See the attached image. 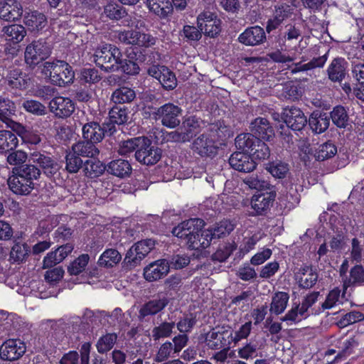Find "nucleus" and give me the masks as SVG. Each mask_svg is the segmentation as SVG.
I'll return each instance as SVG.
<instances>
[{"instance_id":"nucleus-1","label":"nucleus","mask_w":364,"mask_h":364,"mask_svg":"<svg viewBox=\"0 0 364 364\" xmlns=\"http://www.w3.org/2000/svg\"><path fill=\"white\" fill-rule=\"evenodd\" d=\"M41 74L49 77L53 85L65 87L74 81L73 68L64 60L46 61L40 66Z\"/></svg>"},{"instance_id":"nucleus-2","label":"nucleus","mask_w":364,"mask_h":364,"mask_svg":"<svg viewBox=\"0 0 364 364\" xmlns=\"http://www.w3.org/2000/svg\"><path fill=\"white\" fill-rule=\"evenodd\" d=\"M205 225L204 221L200 218H191L183 221L173 228L171 232L174 236L181 239L191 250H199L201 243L193 240L194 235L200 232Z\"/></svg>"},{"instance_id":"nucleus-3","label":"nucleus","mask_w":364,"mask_h":364,"mask_svg":"<svg viewBox=\"0 0 364 364\" xmlns=\"http://www.w3.org/2000/svg\"><path fill=\"white\" fill-rule=\"evenodd\" d=\"M94 61L97 66L106 72L118 71L122 53L114 45L105 44L98 47L94 54Z\"/></svg>"},{"instance_id":"nucleus-4","label":"nucleus","mask_w":364,"mask_h":364,"mask_svg":"<svg viewBox=\"0 0 364 364\" xmlns=\"http://www.w3.org/2000/svg\"><path fill=\"white\" fill-rule=\"evenodd\" d=\"M52 48L45 39L33 41L28 44L25 50L24 59L27 66L31 69L38 67L44 63L45 60L50 55Z\"/></svg>"},{"instance_id":"nucleus-5","label":"nucleus","mask_w":364,"mask_h":364,"mask_svg":"<svg viewBox=\"0 0 364 364\" xmlns=\"http://www.w3.org/2000/svg\"><path fill=\"white\" fill-rule=\"evenodd\" d=\"M154 246L155 241L151 239L143 240L135 243L127 252L122 262L123 267L128 269L136 267Z\"/></svg>"},{"instance_id":"nucleus-6","label":"nucleus","mask_w":364,"mask_h":364,"mask_svg":"<svg viewBox=\"0 0 364 364\" xmlns=\"http://www.w3.org/2000/svg\"><path fill=\"white\" fill-rule=\"evenodd\" d=\"M116 132V127L106 122L100 124L97 122L91 121L82 125V132L83 139L94 144L102 141L105 136H111Z\"/></svg>"},{"instance_id":"nucleus-7","label":"nucleus","mask_w":364,"mask_h":364,"mask_svg":"<svg viewBox=\"0 0 364 364\" xmlns=\"http://www.w3.org/2000/svg\"><path fill=\"white\" fill-rule=\"evenodd\" d=\"M204 342L211 350H220L222 348L230 347L233 343L232 332L225 326L213 328L204 335Z\"/></svg>"},{"instance_id":"nucleus-8","label":"nucleus","mask_w":364,"mask_h":364,"mask_svg":"<svg viewBox=\"0 0 364 364\" xmlns=\"http://www.w3.org/2000/svg\"><path fill=\"white\" fill-rule=\"evenodd\" d=\"M162 151L152 144V141L145 136H141L140 144L134 156L136 160L144 165L151 166L156 164L161 158Z\"/></svg>"},{"instance_id":"nucleus-9","label":"nucleus","mask_w":364,"mask_h":364,"mask_svg":"<svg viewBox=\"0 0 364 364\" xmlns=\"http://www.w3.org/2000/svg\"><path fill=\"white\" fill-rule=\"evenodd\" d=\"M182 109L178 106L168 102L158 108H155L152 112L153 118L161 119V124L168 128H175L180 123V116Z\"/></svg>"},{"instance_id":"nucleus-10","label":"nucleus","mask_w":364,"mask_h":364,"mask_svg":"<svg viewBox=\"0 0 364 364\" xmlns=\"http://www.w3.org/2000/svg\"><path fill=\"white\" fill-rule=\"evenodd\" d=\"M221 21L210 11H203L197 17V26L202 33L210 38H215L221 31Z\"/></svg>"},{"instance_id":"nucleus-11","label":"nucleus","mask_w":364,"mask_h":364,"mask_svg":"<svg viewBox=\"0 0 364 364\" xmlns=\"http://www.w3.org/2000/svg\"><path fill=\"white\" fill-rule=\"evenodd\" d=\"M148 74L159 80L165 90H173L178 85L176 75L164 65H154L147 70Z\"/></svg>"},{"instance_id":"nucleus-12","label":"nucleus","mask_w":364,"mask_h":364,"mask_svg":"<svg viewBox=\"0 0 364 364\" xmlns=\"http://www.w3.org/2000/svg\"><path fill=\"white\" fill-rule=\"evenodd\" d=\"M26 345L19 339H8L0 346V358L5 361H14L23 356Z\"/></svg>"},{"instance_id":"nucleus-13","label":"nucleus","mask_w":364,"mask_h":364,"mask_svg":"<svg viewBox=\"0 0 364 364\" xmlns=\"http://www.w3.org/2000/svg\"><path fill=\"white\" fill-rule=\"evenodd\" d=\"M118 40L125 44H132L139 47H149L155 43V38L150 34L130 30L119 32Z\"/></svg>"},{"instance_id":"nucleus-14","label":"nucleus","mask_w":364,"mask_h":364,"mask_svg":"<svg viewBox=\"0 0 364 364\" xmlns=\"http://www.w3.org/2000/svg\"><path fill=\"white\" fill-rule=\"evenodd\" d=\"M28 161L35 164L49 178L54 176L59 171L58 163L52 157L41 152L32 153Z\"/></svg>"},{"instance_id":"nucleus-15","label":"nucleus","mask_w":364,"mask_h":364,"mask_svg":"<svg viewBox=\"0 0 364 364\" xmlns=\"http://www.w3.org/2000/svg\"><path fill=\"white\" fill-rule=\"evenodd\" d=\"M49 109L58 118H67L75 111V104L69 98L62 96L54 97L49 102Z\"/></svg>"},{"instance_id":"nucleus-16","label":"nucleus","mask_w":364,"mask_h":364,"mask_svg":"<svg viewBox=\"0 0 364 364\" xmlns=\"http://www.w3.org/2000/svg\"><path fill=\"white\" fill-rule=\"evenodd\" d=\"M282 119L287 127L294 131L301 130L308 122L303 111L294 106L284 109Z\"/></svg>"},{"instance_id":"nucleus-17","label":"nucleus","mask_w":364,"mask_h":364,"mask_svg":"<svg viewBox=\"0 0 364 364\" xmlns=\"http://www.w3.org/2000/svg\"><path fill=\"white\" fill-rule=\"evenodd\" d=\"M16 107L15 103L9 98L0 97V120L6 124L8 127L13 130L23 129L21 124L12 119L16 115Z\"/></svg>"},{"instance_id":"nucleus-18","label":"nucleus","mask_w":364,"mask_h":364,"mask_svg":"<svg viewBox=\"0 0 364 364\" xmlns=\"http://www.w3.org/2000/svg\"><path fill=\"white\" fill-rule=\"evenodd\" d=\"M192 150L202 157H213L218 151V147L206 133L198 136L193 142Z\"/></svg>"},{"instance_id":"nucleus-19","label":"nucleus","mask_w":364,"mask_h":364,"mask_svg":"<svg viewBox=\"0 0 364 364\" xmlns=\"http://www.w3.org/2000/svg\"><path fill=\"white\" fill-rule=\"evenodd\" d=\"M267 41V36L263 28L254 26L247 28L238 37V41L247 46H257Z\"/></svg>"},{"instance_id":"nucleus-20","label":"nucleus","mask_w":364,"mask_h":364,"mask_svg":"<svg viewBox=\"0 0 364 364\" xmlns=\"http://www.w3.org/2000/svg\"><path fill=\"white\" fill-rule=\"evenodd\" d=\"M169 270L170 265L166 259H158L144 269V277L148 282H154L167 275Z\"/></svg>"},{"instance_id":"nucleus-21","label":"nucleus","mask_w":364,"mask_h":364,"mask_svg":"<svg viewBox=\"0 0 364 364\" xmlns=\"http://www.w3.org/2000/svg\"><path fill=\"white\" fill-rule=\"evenodd\" d=\"M169 300L164 296L159 299H151L144 304L139 310L138 319L139 321H147L148 316H154L164 309L168 304Z\"/></svg>"},{"instance_id":"nucleus-22","label":"nucleus","mask_w":364,"mask_h":364,"mask_svg":"<svg viewBox=\"0 0 364 364\" xmlns=\"http://www.w3.org/2000/svg\"><path fill=\"white\" fill-rule=\"evenodd\" d=\"M229 164L235 170L240 172H251L256 168V163L250 155L243 151H236L229 158Z\"/></svg>"},{"instance_id":"nucleus-23","label":"nucleus","mask_w":364,"mask_h":364,"mask_svg":"<svg viewBox=\"0 0 364 364\" xmlns=\"http://www.w3.org/2000/svg\"><path fill=\"white\" fill-rule=\"evenodd\" d=\"M23 6L16 0L0 1V18L4 21H17L23 14Z\"/></svg>"},{"instance_id":"nucleus-24","label":"nucleus","mask_w":364,"mask_h":364,"mask_svg":"<svg viewBox=\"0 0 364 364\" xmlns=\"http://www.w3.org/2000/svg\"><path fill=\"white\" fill-rule=\"evenodd\" d=\"M250 132L257 138L269 141L274 136V130L269 120L264 117L255 119L250 125Z\"/></svg>"},{"instance_id":"nucleus-25","label":"nucleus","mask_w":364,"mask_h":364,"mask_svg":"<svg viewBox=\"0 0 364 364\" xmlns=\"http://www.w3.org/2000/svg\"><path fill=\"white\" fill-rule=\"evenodd\" d=\"M274 188L269 190V192L255 196L252 199V208L257 215H264L272 205L276 198Z\"/></svg>"},{"instance_id":"nucleus-26","label":"nucleus","mask_w":364,"mask_h":364,"mask_svg":"<svg viewBox=\"0 0 364 364\" xmlns=\"http://www.w3.org/2000/svg\"><path fill=\"white\" fill-rule=\"evenodd\" d=\"M307 121L311 130L316 134L325 132L330 125L328 114L320 110L314 111Z\"/></svg>"},{"instance_id":"nucleus-27","label":"nucleus","mask_w":364,"mask_h":364,"mask_svg":"<svg viewBox=\"0 0 364 364\" xmlns=\"http://www.w3.org/2000/svg\"><path fill=\"white\" fill-rule=\"evenodd\" d=\"M11 191L17 195L27 196L34 189V184H31L30 181L18 175L12 173L7 181Z\"/></svg>"},{"instance_id":"nucleus-28","label":"nucleus","mask_w":364,"mask_h":364,"mask_svg":"<svg viewBox=\"0 0 364 364\" xmlns=\"http://www.w3.org/2000/svg\"><path fill=\"white\" fill-rule=\"evenodd\" d=\"M23 23L31 31H38L43 29L46 23V16L37 10L26 11L23 16Z\"/></svg>"},{"instance_id":"nucleus-29","label":"nucleus","mask_w":364,"mask_h":364,"mask_svg":"<svg viewBox=\"0 0 364 364\" xmlns=\"http://www.w3.org/2000/svg\"><path fill=\"white\" fill-rule=\"evenodd\" d=\"M107 171L114 176L124 178L131 175L132 168L129 161L118 159L111 161L107 165Z\"/></svg>"},{"instance_id":"nucleus-30","label":"nucleus","mask_w":364,"mask_h":364,"mask_svg":"<svg viewBox=\"0 0 364 364\" xmlns=\"http://www.w3.org/2000/svg\"><path fill=\"white\" fill-rule=\"evenodd\" d=\"M364 285V267L361 264H355L349 271V275L345 277L343 282V296L348 288Z\"/></svg>"},{"instance_id":"nucleus-31","label":"nucleus","mask_w":364,"mask_h":364,"mask_svg":"<svg viewBox=\"0 0 364 364\" xmlns=\"http://www.w3.org/2000/svg\"><path fill=\"white\" fill-rule=\"evenodd\" d=\"M347 62L344 58H334L327 69L328 78L332 82H341L346 77Z\"/></svg>"},{"instance_id":"nucleus-32","label":"nucleus","mask_w":364,"mask_h":364,"mask_svg":"<svg viewBox=\"0 0 364 364\" xmlns=\"http://www.w3.org/2000/svg\"><path fill=\"white\" fill-rule=\"evenodd\" d=\"M299 287L302 289H310L315 285L318 280V274L312 267H301L297 273Z\"/></svg>"},{"instance_id":"nucleus-33","label":"nucleus","mask_w":364,"mask_h":364,"mask_svg":"<svg viewBox=\"0 0 364 364\" xmlns=\"http://www.w3.org/2000/svg\"><path fill=\"white\" fill-rule=\"evenodd\" d=\"M206 133L214 141H224L232 136L231 129L223 121H218L208 125Z\"/></svg>"},{"instance_id":"nucleus-34","label":"nucleus","mask_w":364,"mask_h":364,"mask_svg":"<svg viewBox=\"0 0 364 364\" xmlns=\"http://www.w3.org/2000/svg\"><path fill=\"white\" fill-rule=\"evenodd\" d=\"M71 150L80 157L95 158L100 153L96 144L86 139L73 144Z\"/></svg>"},{"instance_id":"nucleus-35","label":"nucleus","mask_w":364,"mask_h":364,"mask_svg":"<svg viewBox=\"0 0 364 364\" xmlns=\"http://www.w3.org/2000/svg\"><path fill=\"white\" fill-rule=\"evenodd\" d=\"M11 173H18L21 176L30 181L31 184H34V186L36 185V181L38 180L41 174V170L31 162L14 167Z\"/></svg>"},{"instance_id":"nucleus-36","label":"nucleus","mask_w":364,"mask_h":364,"mask_svg":"<svg viewBox=\"0 0 364 364\" xmlns=\"http://www.w3.org/2000/svg\"><path fill=\"white\" fill-rule=\"evenodd\" d=\"M149 11L161 18H166L173 11V6L169 0H146Z\"/></svg>"},{"instance_id":"nucleus-37","label":"nucleus","mask_w":364,"mask_h":364,"mask_svg":"<svg viewBox=\"0 0 364 364\" xmlns=\"http://www.w3.org/2000/svg\"><path fill=\"white\" fill-rule=\"evenodd\" d=\"M203 121L194 115L186 116L182 121L181 127L191 140L201 130V125Z\"/></svg>"},{"instance_id":"nucleus-38","label":"nucleus","mask_w":364,"mask_h":364,"mask_svg":"<svg viewBox=\"0 0 364 364\" xmlns=\"http://www.w3.org/2000/svg\"><path fill=\"white\" fill-rule=\"evenodd\" d=\"M83 173L86 177L95 178L102 175L107 171V165L95 158L87 159L84 162Z\"/></svg>"},{"instance_id":"nucleus-39","label":"nucleus","mask_w":364,"mask_h":364,"mask_svg":"<svg viewBox=\"0 0 364 364\" xmlns=\"http://www.w3.org/2000/svg\"><path fill=\"white\" fill-rule=\"evenodd\" d=\"M31 253V248L26 243H15L9 254V261L11 263L21 264L26 261Z\"/></svg>"},{"instance_id":"nucleus-40","label":"nucleus","mask_w":364,"mask_h":364,"mask_svg":"<svg viewBox=\"0 0 364 364\" xmlns=\"http://www.w3.org/2000/svg\"><path fill=\"white\" fill-rule=\"evenodd\" d=\"M266 169L274 178L277 179H285L291 174L289 164L280 160L268 163Z\"/></svg>"},{"instance_id":"nucleus-41","label":"nucleus","mask_w":364,"mask_h":364,"mask_svg":"<svg viewBox=\"0 0 364 364\" xmlns=\"http://www.w3.org/2000/svg\"><path fill=\"white\" fill-rule=\"evenodd\" d=\"M255 135L251 133H242L237 136L235 140V146L243 152L250 154L259 141Z\"/></svg>"},{"instance_id":"nucleus-42","label":"nucleus","mask_w":364,"mask_h":364,"mask_svg":"<svg viewBox=\"0 0 364 364\" xmlns=\"http://www.w3.org/2000/svg\"><path fill=\"white\" fill-rule=\"evenodd\" d=\"M328 116L329 119H331L333 124L338 128L346 129L350 125L348 112L341 105L333 107Z\"/></svg>"},{"instance_id":"nucleus-43","label":"nucleus","mask_w":364,"mask_h":364,"mask_svg":"<svg viewBox=\"0 0 364 364\" xmlns=\"http://www.w3.org/2000/svg\"><path fill=\"white\" fill-rule=\"evenodd\" d=\"M18 144L17 136L11 131L0 130V153L14 150Z\"/></svg>"},{"instance_id":"nucleus-44","label":"nucleus","mask_w":364,"mask_h":364,"mask_svg":"<svg viewBox=\"0 0 364 364\" xmlns=\"http://www.w3.org/2000/svg\"><path fill=\"white\" fill-rule=\"evenodd\" d=\"M234 230V225L228 220H223L216 224L211 228L207 229V231L211 233L210 240L220 239L228 235Z\"/></svg>"},{"instance_id":"nucleus-45","label":"nucleus","mask_w":364,"mask_h":364,"mask_svg":"<svg viewBox=\"0 0 364 364\" xmlns=\"http://www.w3.org/2000/svg\"><path fill=\"white\" fill-rule=\"evenodd\" d=\"M104 14L109 19L116 21L127 16L126 9L116 1H110L105 6Z\"/></svg>"},{"instance_id":"nucleus-46","label":"nucleus","mask_w":364,"mask_h":364,"mask_svg":"<svg viewBox=\"0 0 364 364\" xmlns=\"http://www.w3.org/2000/svg\"><path fill=\"white\" fill-rule=\"evenodd\" d=\"M289 296L287 293L278 291L274 294L272 299L269 311L276 315L283 313L287 308Z\"/></svg>"},{"instance_id":"nucleus-47","label":"nucleus","mask_w":364,"mask_h":364,"mask_svg":"<svg viewBox=\"0 0 364 364\" xmlns=\"http://www.w3.org/2000/svg\"><path fill=\"white\" fill-rule=\"evenodd\" d=\"M176 327L175 321H163L153 328L151 336L153 340L156 341L161 338H166L171 336L173 330Z\"/></svg>"},{"instance_id":"nucleus-48","label":"nucleus","mask_w":364,"mask_h":364,"mask_svg":"<svg viewBox=\"0 0 364 364\" xmlns=\"http://www.w3.org/2000/svg\"><path fill=\"white\" fill-rule=\"evenodd\" d=\"M4 35L8 38V40L14 43H19L26 36V31L25 28L20 24H12L7 26H4L2 28Z\"/></svg>"},{"instance_id":"nucleus-49","label":"nucleus","mask_w":364,"mask_h":364,"mask_svg":"<svg viewBox=\"0 0 364 364\" xmlns=\"http://www.w3.org/2000/svg\"><path fill=\"white\" fill-rule=\"evenodd\" d=\"M128 119V109L125 106H114L109 112V121L105 122L115 127V124L126 123Z\"/></svg>"},{"instance_id":"nucleus-50","label":"nucleus","mask_w":364,"mask_h":364,"mask_svg":"<svg viewBox=\"0 0 364 364\" xmlns=\"http://www.w3.org/2000/svg\"><path fill=\"white\" fill-rule=\"evenodd\" d=\"M135 97L136 92L134 90L127 87H121L113 92L111 99L115 104H124L132 102Z\"/></svg>"},{"instance_id":"nucleus-51","label":"nucleus","mask_w":364,"mask_h":364,"mask_svg":"<svg viewBox=\"0 0 364 364\" xmlns=\"http://www.w3.org/2000/svg\"><path fill=\"white\" fill-rule=\"evenodd\" d=\"M242 181L245 184L248 186L250 188L255 189L259 191L266 190L269 191L274 188V186H272L269 181H265L262 177L255 174L247 176L242 179Z\"/></svg>"},{"instance_id":"nucleus-52","label":"nucleus","mask_w":364,"mask_h":364,"mask_svg":"<svg viewBox=\"0 0 364 364\" xmlns=\"http://www.w3.org/2000/svg\"><path fill=\"white\" fill-rule=\"evenodd\" d=\"M122 259L121 254L115 249L106 250L100 257L98 264L101 267H112Z\"/></svg>"},{"instance_id":"nucleus-53","label":"nucleus","mask_w":364,"mask_h":364,"mask_svg":"<svg viewBox=\"0 0 364 364\" xmlns=\"http://www.w3.org/2000/svg\"><path fill=\"white\" fill-rule=\"evenodd\" d=\"M117 338V334L115 333H109L101 336L96 344L98 353H105L110 350L114 346Z\"/></svg>"},{"instance_id":"nucleus-54","label":"nucleus","mask_w":364,"mask_h":364,"mask_svg":"<svg viewBox=\"0 0 364 364\" xmlns=\"http://www.w3.org/2000/svg\"><path fill=\"white\" fill-rule=\"evenodd\" d=\"M65 169L70 173H76L80 168L83 169V161L72 150L65 156Z\"/></svg>"},{"instance_id":"nucleus-55","label":"nucleus","mask_w":364,"mask_h":364,"mask_svg":"<svg viewBox=\"0 0 364 364\" xmlns=\"http://www.w3.org/2000/svg\"><path fill=\"white\" fill-rule=\"evenodd\" d=\"M197 323L196 315L193 313L185 314L183 317L176 323V326L180 333L187 334L190 333Z\"/></svg>"},{"instance_id":"nucleus-56","label":"nucleus","mask_w":364,"mask_h":364,"mask_svg":"<svg viewBox=\"0 0 364 364\" xmlns=\"http://www.w3.org/2000/svg\"><path fill=\"white\" fill-rule=\"evenodd\" d=\"M337 153V148L331 141H327L318 146L315 153V157L318 161H324L334 156Z\"/></svg>"},{"instance_id":"nucleus-57","label":"nucleus","mask_w":364,"mask_h":364,"mask_svg":"<svg viewBox=\"0 0 364 364\" xmlns=\"http://www.w3.org/2000/svg\"><path fill=\"white\" fill-rule=\"evenodd\" d=\"M90 260L87 254H82L73 261L68 267V272L70 275H78L82 273L87 267Z\"/></svg>"},{"instance_id":"nucleus-58","label":"nucleus","mask_w":364,"mask_h":364,"mask_svg":"<svg viewBox=\"0 0 364 364\" xmlns=\"http://www.w3.org/2000/svg\"><path fill=\"white\" fill-rule=\"evenodd\" d=\"M79 77L83 83L95 84L101 80L102 75L95 68H83L80 70Z\"/></svg>"},{"instance_id":"nucleus-59","label":"nucleus","mask_w":364,"mask_h":364,"mask_svg":"<svg viewBox=\"0 0 364 364\" xmlns=\"http://www.w3.org/2000/svg\"><path fill=\"white\" fill-rule=\"evenodd\" d=\"M237 245L235 242L225 243L220 245L215 253L212 255V259L220 262H225L236 250Z\"/></svg>"},{"instance_id":"nucleus-60","label":"nucleus","mask_w":364,"mask_h":364,"mask_svg":"<svg viewBox=\"0 0 364 364\" xmlns=\"http://www.w3.org/2000/svg\"><path fill=\"white\" fill-rule=\"evenodd\" d=\"M361 237H353L351 240L350 258L357 263L361 262L364 252V236L363 240H361Z\"/></svg>"},{"instance_id":"nucleus-61","label":"nucleus","mask_w":364,"mask_h":364,"mask_svg":"<svg viewBox=\"0 0 364 364\" xmlns=\"http://www.w3.org/2000/svg\"><path fill=\"white\" fill-rule=\"evenodd\" d=\"M341 344V346H340V348H341V350L336 355V360L348 356L353 353L354 348L358 346L359 341L355 336H353L343 341Z\"/></svg>"},{"instance_id":"nucleus-62","label":"nucleus","mask_w":364,"mask_h":364,"mask_svg":"<svg viewBox=\"0 0 364 364\" xmlns=\"http://www.w3.org/2000/svg\"><path fill=\"white\" fill-rule=\"evenodd\" d=\"M6 82L8 85L12 88L21 89L25 87L26 81L19 70H13L10 71L7 76Z\"/></svg>"},{"instance_id":"nucleus-63","label":"nucleus","mask_w":364,"mask_h":364,"mask_svg":"<svg viewBox=\"0 0 364 364\" xmlns=\"http://www.w3.org/2000/svg\"><path fill=\"white\" fill-rule=\"evenodd\" d=\"M141 137H135L127 141H124L119 145L118 154L120 155H129L133 151H136L140 144Z\"/></svg>"},{"instance_id":"nucleus-64","label":"nucleus","mask_w":364,"mask_h":364,"mask_svg":"<svg viewBox=\"0 0 364 364\" xmlns=\"http://www.w3.org/2000/svg\"><path fill=\"white\" fill-rule=\"evenodd\" d=\"M363 320H364V315L360 311H353L343 316L337 322V325L340 328H344Z\"/></svg>"}]
</instances>
